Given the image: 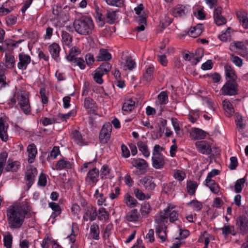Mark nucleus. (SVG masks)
Here are the masks:
<instances>
[{
  "mask_svg": "<svg viewBox=\"0 0 248 248\" xmlns=\"http://www.w3.org/2000/svg\"><path fill=\"white\" fill-rule=\"evenodd\" d=\"M235 123L237 127L241 129L245 128V124L241 116L237 114L235 116Z\"/></svg>",
  "mask_w": 248,
  "mask_h": 248,
  "instance_id": "58",
  "label": "nucleus"
},
{
  "mask_svg": "<svg viewBox=\"0 0 248 248\" xmlns=\"http://www.w3.org/2000/svg\"><path fill=\"white\" fill-rule=\"evenodd\" d=\"M105 1L109 5L118 7H122L124 2V0H105Z\"/></svg>",
  "mask_w": 248,
  "mask_h": 248,
  "instance_id": "50",
  "label": "nucleus"
},
{
  "mask_svg": "<svg viewBox=\"0 0 248 248\" xmlns=\"http://www.w3.org/2000/svg\"><path fill=\"white\" fill-rule=\"evenodd\" d=\"M13 238L11 235L4 236L3 243L7 248H11L12 244Z\"/></svg>",
  "mask_w": 248,
  "mask_h": 248,
  "instance_id": "61",
  "label": "nucleus"
},
{
  "mask_svg": "<svg viewBox=\"0 0 248 248\" xmlns=\"http://www.w3.org/2000/svg\"><path fill=\"white\" fill-rule=\"evenodd\" d=\"M9 104L16 108L19 107L25 114H28L31 111L29 93L24 90H20L16 92L9 102Z\"/></svg>",
  "mask_w": 248,
  "mask_h": 248,
  "instance_id": "2",
  "label": "nucleus"
},
{
  "mask_svg": "<svg viewBox=\"0 0 248 248\" xmlns=\"http://www.w3.org/2000/svg\"><path fill=\"white\" fill-rule=\"evenodd\" d=\"M5 58L6 67L9 69L13 68L16 63L14 56L11 54H6Z\"/></svg>",
  "mask_w": 248,
  "mask_h": 248,
  "instance_id": "34",
  "label": "nucleus"
},
{
  "mask_svg": "<svg viewBox=\"0 0 248 248\" xmlns=\"http://www.w3.org/2000/svg\"><path fill=\"white\" fill-rule=\"evenodd\" d=\"M97 215L96 208L90 205L87 206L83 219L84 221H87L88 220L93 221L96 219Z\"/></svg>",
  "mask_w": 248,
  "mask_h": 248,
  "instance_id": "14",
  "label": "nucleus"
},
{
  "mask_svg": "<svg viewBox=\"0 0 248 248\" xmlns=\"http://www.w3.org/2000/svg\"><path fill=\"white\" fill-rule=\"evenodd\" d=\"M124 200L126 205L131 208L135 207L138 203L137 200L128 193L124 195Z\"/></svg>",
  "mask_w": 248,
  "mask_h": 248,
  "instance_id": "31",
  "label": "nucleus"
},
{
  "mask_svg": "<svg viewBox=\"0 0 248 248\" xmlns=\"http://www.w3.org/2000/svg\"><path fill=\"white\" fill-rule=\"evenodd\" d=\"M222 10L220 6H217L215 8L214 11V22L217 26H221L226 23V19L221 15Z\"/></svg>",
  "mask_w": 248,
  "mask_h": 248,
  "instance_id": "15",
  "label": "nucleus"
},
{
  "mask_svg": "<svg viewBox=\"0 0 248 248\" xmlns=\"http://www.w3.org/2000/svg\"><path fill=\"white\" fill-rule=\"evenodd\" d=\"M27 152L28 153V162L30 163H32L35 159L37 153L36 146L34 144H30L27 147Z\"/></svg>",
  "mask_w": 248,
  "mask_h": 248,
  "instance_id": "24",
  "label": "nucleus"
},
{
  "mask_svg": "<svg viewBox=\"0 0 248 248\" xmlns=\"http://www.w3.org/2000/svg\"><path fill=\"white\" fill-rule=\"evenodd\" d=\"M142 140L139 141L137 143L138 148L142 155L145 157H148L150 156V152L148 149V146L146 144V138L144 136L141 137Z\"/></svg>",
  "mask_w": 248,
  "mask_h": 248,
  "instance_id": "20",
  "label": "nucleus"
},
{
  "mask_svg": "<svg viewBox=\"0 0 248 248\" xmlns=\"http://www.w3.org/2000/svg\"><path fill=\"white\" fill-rule=\"evenodd\" d=\"M20 167V163L18 161H14L12 160L8 159L7 164L5 168L6 171H17Z\"/></svg>",
  "mask_w": 248,
  "mask_h": 248,
  "instance_id": "27",
  "label": "nucleus"
},
{
  "mask_svg": "<svg viewBox=\"0 0 248 248\" xmlns=\"http://www.w3.org/2000/svg\"><path fill=\"white\" fill-rule=\"evenodd\" d=\"M188 205L192 206L194 210L196 211L201 210L202 208V203L197 200H192L188 203Z\"/></svg>",
  "mask_w": 248,
  "mask_h": 248,
  "instance_id": "51",
  "label": "nucleus"
},
{
  "mask_svg": "<svg viewBox=\"0 0 248 248\" xmlns=\"http://www.w3.org/2000/svg\"><path fill=\"white\" fill-rule=\"evenodd\" d=\"M224 95H234L237 93V84L235 80H228L221 89Z\"/></svg>",
  "mask_w": 248,
  "mask_h": 248,
  "instance_id": "5",
  "label": "nucleus"
},
{
  "mask_svg": "<svg viewBox=\"0 0 248 248\" xmlns=\"http://www.w3.org/2000/svg\"><path fill=\"white\" fill-rule=\"evenodd\" d=\"M236 227L239 233L242 235L248 232V217L246 215H241L236 219Z\"/></svg>",
  "mask_w": 248,
  "mask_h": 248,
  "instance_id": "6",
  "label": "nucleus"
},
{
  "mask_svg": "<svg viewBox=\"0 0 248 248\" xmlns=\"http://www.w3.org/2000/svg\"><path fill=\"white\" fill-rule=\"evenodd\" d=\"M38 184L39 186L43 187L46 185V174L41 173L38 179Z\"/></svg>",
  "mask_w": 248,
  "mask_h": 248,
  "instance_id": "63",
  "label": "nucleus"
},
{
  "mask_svg": "<svg viewBox=\"0 0 248 248\" xmlns=\"http://www.w3.org/2000/svg\"><path fill=\"white\" fill-rule=\"evenodd\" d=\"M139 218L137 210L133 209L128 212L125 217L126 219L130 222H136Z\"/></svg>",
  "mask_w": 248,
  "mask_h": 248,
  "instance_id": "38",
  "label": "nucleus"
},
{
  "mask_svg": "<svg viewBox=\"0 0 248 248\" xmlns=\"http://www.w3.org/2000/svg\"><path fill=\"white\" fill-rule=\"evenodd\" d=\"M7 156L8 154L6 152H3L0 154V175L3 170Z\"/></svg>",
  "mask_w": 248,
  "mask_h": 248,
  "instance_id": "49",
  "label": "nucleus"
},
{
  "mask_svg": "<svg viewBox=\"0 0 248 248\" xmlns=\"http://www.w3.org/2000/svg\"><path fill=\"white\" fill-rule=\"evenodd\" d=\"M188 12V8L186 6L177 5L173 11V15L175 17H181L186 15Z\"/></svg>",
  "mask_w": 248,
  "mask_h": 248,
  "instance_id": "23",
  "label": "nucleus"
},
{
  "mask_svg": "<svg viewBox=\"0 0 248 248\" xmlns=\"http://www.w3.org/2000/svg\"><path fill=\"white\" fill-rule=\"evenodd\" d=\"M157 99L160 105H166L168 102L167 92L162 91L157 95Z\"/></svg>",
  "mask_w": 248,
  "mask_h": 248,
  "instance_id": "43",
  "label": "nucleus"
},
{
  "mask_svg": "<svg viewBox=\"0 0 248 248\" xmlns=\"http://www.w3.org/2000/svg\"><path fill=\"white\" fill-rule=\"evenodd\" d=\"M154 70L155 68L153 65H149L146 69L145 72L143 75V79L146 82H149L151 80L154 72Z\"/></svg>",
  "mask_w": 248,
  "mask_h": 248,
  "instance_id": "39",
  "label": "nucleus"
},
{
  "mask_svg": "<svg viewBox=\"0 0 248 248\" xmlns=\"http://www.w3.org/2000/svg\"><path fill=\"white\" fill-rule=\"evenodd\" d=\"M103 73H102L98 71L97 69L94 71L93 75L94 80L97 83L101 84L103 82L102 79V76L104 75Z\"/></svg>",
  "mask_w": 248,
  "mask_h": 248,
  "instance_id": "53",
  "label": "nucleus"
},
{
  "mask_svg": "<svg viewBox=\"0 0 248 248\" xmlns=\"http://www.w3.org/2000/svg\"><path fill=\"white\" fill-rule=\"evenodd\" d=\"M81 53L80 49L77 46L72 47L69 52V55L66 56V59L68 61L71 59H74L77 58V56L78 55Z\"/></svg>",
  "mask_w": 248,
  "mask_h": 248,
  "instance_id": "40",
  "label": "nucleus"
},
{
  "mask_svg": "<svg viewBox=\"0 0 248 248\" xmlns=\"http://www.w3.org/2000/svg\"><path fill=\"white\" fill-rule=\"evenodd\" d=\"M37 174V169L32 166H29L27 168V170L25 172V178L27 183V185L30 188L32 185L35 176Z\"/></svg>",
  "mask_w": 248,
  "mask_h": 248,
  "instance_id": "11",
  "label": "nucleus"
},
{
  "mask_svg": "<svg viewBox=\"0 0 248 248\" xmlns=\"http://www.w3.org/2000/svg\"><path fill=\"white\" fill-rule=\"evenodd\" d=\"M84 106L90 113H94L97 110V107L95 101L90 97L85 98Z\"/></svg>",
  "mask_w": 248,
  "mask_h": 248,
  "instance_id": "18",
  "label": "nucleus"
},
{
  "mask_svg": "<svg viewBox=\"0 0 248 248\" xmlns=\"http://www.w3.org/2000/svg\"><path fill=\"white\" fill-rule=\"evenodd\" d=\"M245 182V179L242 178L236 181L235 186L234 189L236 193H239L242 191V185L244 184Z\"/></svg>",
  "mask_w": 248,
  "mask_h": 248,
  "instance_id": "60",
  "label": "nucleus"
},
{
  "mask_svg": "<svg viewBox=\"0 0 248 248\" xmlns=\"http://www.w3.org/2000/svg\"><path fill=\"white\" fill-rule=\"evenodd\" d=\"M116 13L115 12L107 11L106 14V17L108 19V22L109 24H112L114 23L116 20Z\"/></svg>",
  "mask_w": 248,
  "mask_h": 248,
  "instance_id": "57",
  "label": "nucleus"
},
{
  "mask_svg": "<svg viewBox=\"0 0 248 248\" xmlns=\"http://www.w3.org/2000/svg\"><path fill=\"white\" fill-rule=\"evenodd\" d=\"M48 206L53 211L51 215V218L54 219L61 214V207L57 203L54 202H49Z\"/></svg>",
  "mask_w": 248,
  "mask_h": 248,
  "instance_id": "28",
  "label": "nucleus"
},
{
  "mask_svg": "<svg viewBox=\"0 0 248 248\" xmlns=\"http://www.w3.org/2000/svg\"><path fill=\"white\" fill-rule=\"evenodd\" d=\"M236 15L242 26L245 29H248V17L247 14L245 12H237Z\"/></svg>",
  "mask_w": 248,
  "mask_h": 248,
  "instance_id": "29",
  "label": "nucleus"
},
{
  "mask_svg": "<svg viewBox=\"0 0 248 248\" xmlns=\"http://www.w3.org/2000/svg\"><path fill=\"white\" fill-rule=\"evenodd\" d=\"M165 222V221L161 222L160 217L159 219H155V222L157 224L155 227V232L157 234H159L161 233L163 229V226L164 225Z\"/></svg>",
  "mask_w": 248,
  "mask_h": 248,
  "instance_id": "54",
  "label": "nucleus"
},
{
  "mask_svg": "<svg viewBox=\"0 0 248 248\" xmlns=\"http://www.w3.org/2000/svg\"><path fill=\"white\" fill-rule=\"evenodd\" d=\"M90 235L93 239L99 240V229L97 224L93 223L91 225L90 227Z\"/></svg>",
  "mask_w": 248,
  "mask_h": 248,
  "instance_id": "33",
  "label": "nucleus"
},
{
  "mask_svg": "<svg viewBox=\"0 0 248 248\" xmlns=\"http://www.w3.org/2000/svg\"><path fill=\"white\" fill-rule=\"evenodd\" d=\"M55 167L58 170L70 169L72 168V163L68 161L67 159L62 158L57 162Z\"/></svg>",
  "mask_w": 248,
  "mask_h": 248,
  "instance_id": "25",
  "label": "nucleus"
},
{
  "mask_svg": "<svg viewBox=\"0 0 248 248\" xmlns=\"http://www.w3.org/2000/svg\"><path fill=\"white\" fill-rule=\"evenodd\" d=\"M9 125L5 118H0V139L3 142H7L9 139L8 129Z\"/></svg>",
  "mask_w": 248,
  "mask_h": 248,
  "instance_id": "10",
  "label": "nucleus"
},
{
  "mask_svg": "<svg viewBox=\"0 0 248 248\" xmlns=\"http://www.w3.org/2000/svg\"><path fill=\"white\" fill-rule=\"evenodd\" d=\"M135 102L131 99L125 100L122 110L124 111H131L135 108Z\"/></svg>",
  "mask_w": 248,
  "mask_h": 248,
  "instance_id": "32",
  "label": "nucleus"
},
{
  "mask_svg": "<svg viewBox=\"0 0 248 248\" xmlns=\"http://www.w3.org/2000/svg\"><path fill=\"white\" fill-rule=\"evenodd\" d=\"M101 178L102 179L107 178V176L109 174L110 172V170L108 166L106 165H103L100 170Z\"/></svg>",
  "mask_w": 248,
  "mask_h": 248,
  "instance_id": "62",
  "label": "nucleus"
},
{
  "mask_svg": "<svg viewBox=\"0 0 248 248\" xmlns=\"http://www.w3.org/2000/svg\"><path fill=\"white\" fill-rule=\"evenodd\" d=\"M19 62L17 63V67L19 69L25 70L27 69L28 65L31 62V57L24 53L18 54Z\"/></svg>",
  "mask_w": 248,
  "mask_h": 248,
  "instance_id": "13",
  "label": "nucleus"
},
{
  "mask_svg": "<svg viewBox=\"0 0 248 248\" xmlns=\"http://www.w3.org/2000/svg\"><path fill=\"white\" fill-rule=\"evenodd\" d=\"M85 59L86 61L85 64L86 63L89 66L93 65L95 61L93 55L91 53H87L85 56Z\"/></svg>",
  "mask_w": 248,
  "mask_h": 248,
  "instance_id": "59",
  "label": "nucleus"
},
{
  "mask_svg": "<svg viewBox=\"0 0 248 248\" xmlns=\"http://www.w3.org/2000/svg\"><path fill=\"white\" fill-rule=\"evenodd\" d=\"M111 59V55L106 49L101 48L99 50L98 55L96 57L98 62L108 61Z\"/></svg>",
  "mask_w": 248,
  "mask_h": 248,
  "instance_id": "22",
  "label": "nucleus"
},
{
  "mask_svg": "<svg viewBox=\"0 0 248 248\" xmlns=\"http://www.w3.org/2000/svg\"><path fill=\"white\" fill-rule=\"evenodd\" d=\"M203 25L202 24H197L196 26L191 28L189 31V35L193 38L199 36L202 33Z\"/></svg>",
  "mask_w": 248,
  "mask_h": 248,
  "instance_id": "30",
  "label": "nucleus"
},
{
  "mask_svg": "<svg viewBox=\"0 0 248 248\" xmlns=\"http://www.w3.org/2000/svg\"><path fill=\"white\" fill-rule=\"evenodd\" d=\"M198 187L197 182L193 181L187 182L186 184L187 192L190 195H195L196 190Z\"/></svg>",
  "mask_w": 248,
  "mask_h": 248,
  "instance_id": "36",
  "label": "nucleus"
},
{
  "mask_svg": "<svg viewBox=\"0 0 248 248\" xmlns=\"http://www.w3.org/2000/svg\"><path fill=\"white\" fill-rule=\"evenodd\" d=\"M60 49L59 45L55 43L48 46V50L52 57L57 62L60 60L59 56Z\"/></svg>",
  "mask_w": 248,
  "mask_h": 248,
  "instance_id": "19",
  "label": "nucleus"
},
{
  "mask_svg": "<svg viewBox=\"0 0 248 248\" xmlns=\"http://www.w3.org/2000/svg\"><path fill=\"white\" fill-rule=\"evenodd\" d=\"M134 193L136 197L140 200L148 199L150 198V196L148 195H146L141 190L139 189H135Z\"/></svg>",
  "mask_w": 248,
  "mask_h": 248,
  "instance_id": "48",
  "label": "nucleus"
},
{
  "mask_svg": "<svg viewBox=\"0 0 248 248\" xmlns=\"http://www.w3.org/2000/svg\"><path fill=\"white\" fill-rule=\"evenodd\" d=\"M73 26L76 32L84 36L92 34L94 29L92 18L86 16L75 19L73 22Z\"/></svg>",
  "mask_w": 248,
  "mask_h": 248,
  "instance_id": "3",
  "label": "nucleus"
},
{
  "mask_svg": "<svg viewBox=\"0 0 248 248\" xmlns=\"http://www.w3.org/2000/svg\"><path fill=\"white\" fill-rule=\"evenodd\" d=\"M98 219L99 220H107L108 219L109 215L104 208H100L98 210Z\"/></svg>",
  "mask_w": 248,
  "mask_h": 248,
  "instance_id": "52",
  "label": "nucleus"
},
{
  "mask_svg": "<svg viewBox=\"0 0 248 248\" xmlns=\"http://www.w3.org/2000/svg\"><path fill=\"white\" fill-rule=\"evenodd\" d=\"M206 133L198 128H193L190 132V137L195 140L203 139L205 137Z\"/></svg>",
  "mask_w": 248,
  "mask_h": 248,
  "instance_id": "21",
  "label": "nucleus"
},
{
  "mask_svg": "<svg viewBox=\"0 0 248 248\" xmlns=\"http://www.w3.org/2000/svg\"><path fill=\"white\" fill-rule=\"evenodd\" d=\"M151 211L150 205L148 202L143 203L140 209V212L142 216H146Z\"/></svg>",
  "mask_w": 248,
  "mask_h": 248,
  "instance_id": "56",
  "label": "nucleus"
},
{
  "mask_svg": "<svg viewBox=\"0 0 248 248\" xmlns=\"http://www.w3.org/2000/svg\"><path fill=\"white\" fill-rule=\"evenodd\" d=\"M111 64L108 62L102 63L96 69L103 74H107L111 69Z\"/></svg>",
  "mask_w": 248,
  "mask_h": 248,
  "instance_id": "42",
  "label": "nucleus"
},
{
  "mask_svg": "<svg viewBox=\"0 0 248 248\" xmlns=\"http://www.w3.org/2000/svg\"><path fill=\"white\" fill-rule=\"evenodd\" d=\"M140 182L143 187L148 191L154 190L156 186L154 178L150 176L144 177L140 180Z\"/></svg>",
  "mask_w": 248,
  "mask_h": 248,
  "instance_id": "12",
  "label": "nucleus"
},
{
  "mask_svg": "<svg viewBox=\"0 0 248 248\" xmlns=\"http://www.w3.org/2000/svg\"><path fill=\"white\" fill-rule=\"evenodd\" d=\"M72 138L73 140L78 145L81 146L83 145L82 137L80 133L75 130L71 134Z\"/></svg>",
  "mask_w": 248,
  "mask_h": 248,
  "instance_id": "41",
  "label": "nucleus"
},
{
  "mask_svg": "<svg viewBox=\"0 0 248 248\" xmlns=\"http://www.w3.org/2000/svg\"><path fill=\"white\" fill-rule=\"evenodd\" d=\"M27 211L18 204L10 206L6 215L9 227L11 229L19 228L22 225Z\"/></svg>",
  "mask_w": 248,
  "mask_h": 248,
  "instance_id": "1",
  "label": "nucleus"
},
{
  "mask_svg": "<svg viewBox=\"0 0 248 248\" xmlns=\"http://www.w3.org/2000/svg\"><path fill=\"white\" fill-rule=\"evenodd\" d=\"M125 66L129 70H132L136 66V63L131 58H128L125 61Z\"/></svg>",
  "mask_w": 248,
  "mask_h": 248,
  "instance_id": "64",
  "label": "nucleus"
},
{
  "mask_svg": "<svg viewBox=\"0 0 248 248\" xmlns=\"http://www.w3.org/2000/svg\"><path fill=\"white\" fill-rule=\"evenodd\" d=\"M23 41V40H19L16 41L15 40L10 39L8 40H5L2 43H3V45L6 46L8 48L10 46L17 47Z\"/></svg>",
  "mask_w": 248,
  "mask_h": 248,
  "instance_id": "46",
  "label": "nucleus"
},
{
  "mask_svg": "<svg viewBox=\"0 0 248 248\" xmlns=\"http://www.w3.org/2000/svg\"><path fill=\"white\" fill-rule=\"evenodd\" d=\"M174 207L171 206L169 205L163 211V212L161 213L160 217H161V222L165 221V220L169 218V221L171 223H174L175 221L178 220V213L173 210Z\"/></svg>",
  "mask_w": 248,
  "mask_h": 248,
  "instance_id": "4",
  "label": "nucleus"
},
{
  "mask_svg": "<svg viewBox=\"0 0 248 248\" xmlns=\"http://www.w3.org/2000/svg\"><path fill=\"white\" fill-rule=\"evenodd\" d=\"M195 145L198 151L202 154L209 155L212 151L210 145L205 140L198 141Z\"/></svg>",
  "mask_w": 248,
  "mask_h": 248,
  "instance_id": "16",
  "label": "nucleus"
},
{
  "mask_svg": "<svg viewBox=\"0 0 248 248\" xmlns=\"http://www.w3.org/2000/svg\"><path fill=\"white\" fill-rule=\"evenodd\" d=\"M68 61L72 62L74 66H78L81 70L84 69L86 67L85 62L83 58L77 57Z\"/></svg>",
  "mask_w": 248,
  "mask_h": 248,
  "instance_id": "35",
  "label": "nucleus"
},
{
  "mask_svg": "<svg viewBox=\"0 0 248 248\" xmlns=\"http://www.w3.org/2000/svg\"><path fill=\"white\" fill-rule=\"evenodd\" d=\"M224 69L226 78H229V80L235 81L237 78V76L233 68L231 65L227 64L225 65Z\"/></svg>",
  "mask_w": 248,
  "mask_h": 248,
  "instance_id": "26",
  "label": "nucleus"
},
{
  "mask_svg": "<svg viewBox=\"0 0 248 248\" xmlns=\"http://www.w3.org/2000/svg\"><path fill=\"white\" fill-rule=\"evenodd\" d=\"M205 182L206 185L209 187L212 192L217 194L219 191L218 185L215 181H210V182Z\"/></svg>",
  "mask_w": 248,
  "mask_h": 248,
  "instance_id": "47",
  "label": "nucleus"
},
{
  "mask_svg": "<svg viewBox=\"0 0 248 248\" xmlns=\"http://www.w3.org/2000/svg\"><path fill=\"white\" fill-rule=\"evenodd\" d=\"M224 108L229 116L232 115L234 113V108L232 105L228 101L224 100L223 101Z\"/></svg>",
  "mask_w": 248,
  "mask_h": 248,
  "instance_id": "44",
  "label": "nucleus"
},
{
  "mask_svg": "<svg viewBox=\"0 0 248 248\" xmlns=\"http://www.w3.org/2000/svg\"><path fill=\"white\" fill-rule=\"evenodd\" d=\"M131 164L133 167L136 168L143 172H145V170L148 167V163L146 161L141 158H133L131 161Z\"/></svg>",
  "mask_w": 248,
  "mask_h": 248,
  "instance_id": "17",
  "label": "nucleus"
},
{
  "mask_svg": "<svg viewBox=\"0 0 248 248\" xmlns=\"http://www.w3.org/2000/svg\"><path fill=\"white\" fill-rule=\"evenodd\" d=\"M220 229L222 230V234L225 236H227L229 234L233 235H235V233L233 232L234 230L233 226L225 224Z\"/></svg>",
  "mask_w": 248,
  "mask_h": 248,
  "instance_id": "45",
  "label": "nucleus"
},
{
  "mask_svg": "<svg viewBox=\"0 0 248 248\" xmlns=\"http://www.w3.org/2000/svg\"><path fill=\"white\" fill-rule=\"evenodd\" d=\"M61 36L63 44L70 46L72 41V36L67 32L63 31H62Z\"/></svg>",
  "mask_w": 248,
  "mask_h": 248,
  "instance_id": "37",
  "label": "nucleus"
},
{
  "mask_svg": "<svg viewBox=\"0 0 248 248\" xmlns=\"http://www.w3.org/2000/svg\"><path fill=\"white\" fill-rule=\"evenodd\" d=\"M99 175V170L96 168H93L88 172L85 181L89 185L93 186L98 181Z\"/></svg>",
  "mask_w": 248,
  "mask_h": 248,
  "instance_id": "8",
  "label": "nucleus"
},
{
  "mask_svg": "<svg viewBox=\"0 0 248 248\" xmlns=\"http://www.w3.org/2000/svg\"><path fill=\"white\" fill-rule=\"evenodd\" d=\"M6 78L4 71L0 68V89L5 88L7 85L6 81Z\"/></svg>",
  "mask_w": 248,
  "mask_h": 248,
  "instance_id": "55",
  "label": "nucleus"
},
{
  "mask_svg": "<svg viewBox=\"0 0 248 248\" xmlns=\"http://www.w3.org/2000/svg\"><path fill=\"white\" fill-rule=\"evenodd\" d=\"M152 166L155 169H162L166 163L165 156L162 154L152 155Z\"/></svg>",
  "mask_w": 248,
  "mask_h": 248,
  "instance_id": "9",
  "label": "nucleus"
},
{
  "mask_svg": "<svg viewBox=\"0 0 248 248\" xmlns=\"http://www.w3.org/2000/svg\"><path fill=\"white\" fill-rule=\"evenodd\" d=\"M112 130L111 124L108 123L105 124L99 134V139L101 143H107L109 140Z\"/></svg>",
  "mask_w": 248,
  "mask_h": 248,
  "instance_id": "7",
  "label": "nucleus"
}]
</instances>
